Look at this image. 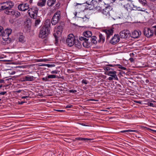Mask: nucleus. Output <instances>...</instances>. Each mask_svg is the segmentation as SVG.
Listing matches in <instances>:
<instances>
[{
    "mask_svg": "<svg viewBox=\"0 0 156 156\" xmlns=\"http://www.w3.org/2000/svg\"><path fill=\"white\" fill-rule=\"evenodd\" d=\"M24 79L25 81H32L33 80V76L27 75L24 77Z\"/></svg>",
    "mask_w": 156,
    "mask_h": 156,
    "instance_id": "412c9836",
    "label": "nucleus"
},
{
    "mask_svg": "<svg viewBox=\"0 0 156 156\" xmlns=\"http://www.w3.org/2000/svg\"><path fill=\"white\" fill-rule=\"evenodd\" d=\"M104 31L107 35V39H108L113 33V30L112 29H106L104 30Z\"/></svg>",
    "mask_w": 156,
    "mask_h": 156,
    "instance_id": "4468645a",
    "label": "nucleus"
},
{
    "mask_svg": "<svg viewBox=\"0 0 156 156\" xmlns=\"http://www.w3.org/2000/svg\"><path fill=\"white\" fill-rule=\"evenodd\" d=\"M12 32V30L10 28H7L4 30H3V28L0 26V36H2V43L5 45L10 42L11 39L9 37V36Z\"/></svg>",
    "mask_w": 156,
    "mask_h": 156,
    "instance_id": "f257e3e1",
    "label": "nucleus"
},
{
    "mask_svg": "<svg viewBox=\"0 0 156 156\" xmlns=\"http://www.w3.org/2000/svg\"><path fill=\"white\" fill-rule=\"evenodd\" d=\"M78 140H90V139L87 138H83L81 137L78 138Z\"/></svg>",
    "mask_w": 156,
    "mask_h": 156,
    "instance_id": "c9c22d12",
    "label": "nucleus"
},
{
    "mask_svg": "<svg viewBox=\"0 0 156 156\" xmlns=\"http://www.w3.org/2000/svg\"><path fill=\"white\" fill-rule=\"evenodd\" d=\"M61 12L59 11L56 12L53 16L51 20V23L52 25H55L59 21L60 18Z\"/></svg>",
    "mask_w": 156,
    "mask_h": 156,
    "instance_id": "423d86ee",
    "label": "nucleus"
},
{
    "mask_svg": "<svg viewBox=\"0 0 156 156\" xmlns=\"http://www.w3.org/2000/svg\"><path fill=\"white\" fill-rule=\"evenodd\" d=\"M4 80L3 79H0V83H4Z\"/></svg>",
    "mask_w": 156,
    "mask_h": 156,
    "instance_id": "603ef678",
    "label": "nucleus"
},
{
    "mask_svg": "<svg viewBox=\"0 0 156 156\" xmlns=\"http://www.w3.org/2000/svg\"><path fill=\"white\" fill-rule=\"evenodd\" d=\"M134 55V54L133 53H130L129 55L131 57H133V55Z\"/></svg>",
    "mask_w": 156,
    "mask_h": 156,
    "instance_id": "6e6d98bb",
    "label": "nucleus"
},
{
    "mask_svg": "<svg viewBox=\"0 0 156 156\" xmlns=\"http://www.w3.org/2000/svg\"><path fill=\"white\" fill-rule=\"evenodd\" d=\"M62 31V28L61 26H58L54 31V36L55 38V44L56 45H57L58 41V38L60 36Z\"/></svg>",
    "mask_w": 156,
    "mask_h": 156,
    "instance_id": "7ed1b4c3",
    "label": "nucleus"
},
{
    "mask_svg": "<svg viewBox=\"0 0 156 156\" xmlns=\"http://www.w3.org/2000/svg\"><path fill=\"white\" fill-rule=\"evenodd\" d=\"M51 73L52 74H57L58 71L57 70H53L51 72Z\"/></svg>",
    "mask_w": 156,
    "mask_h": 156,
    "instance_id": "a19ab883",
    "label": "nucleus"
},
{
    "mask_svg": "<svg viewBox=\"0 0 156 156\" xmlns=\"http://www.w3.org/2000/svg\"><path fill=\"white\" fill-rule=\"evenodd\" d=\"M69 92L71 93H75L77 91L75 90H69Z\"/></svg>",
    "mask_w": 156,
    "mask_h": 156,
    "instance_id": "79ce46f5",
    "label": "nucleus"
},
{
    "mask_svg": "<svg viewBox=\"0 0 156 156\" xmlns=\"http://www.w3.org/2000/svg\"><path fill=\"white\" fill-rule=\"evenodd\" d=\"M129 60L131 62H134V59L133 58L131 57V58H130L129 59Z\"/></svg>",
    "mask_w": 156,
    "mask_h": 156,
    "instance_id": "49530a36",
    "label": "nucleus"
},
{
    "mask_svg": "<svg viewBox=\"0 0 156 156\" xmlns=\"http://www.w3.org/2000/svg\"><path fill=\"white\" fill-rule=\"evenodd\" d=\"M56 0H48L47 1V5L48 6L52 5L55 2Z\"/></svg>",
    "mask_w": 156,
    "mask_h": 156,
    "instance_id": "bb28decb",
    "label": "nucleus"
},
{
    "mask_svg": "<svg viewBox=\"0 0 156 156\" xmlns=\"http://www.w3.org/2000/svg\"><path fill=\"white\" fill-rule=\"evenodd\" d=\"M25 102L24 101H19L18 102V104L20 105H22Z\"/></svg>",
    "mask_w": 156,
    "mask_h": 156,
    "instance_id": "8fccbe9b",
    "label": "nucleus"
},
{
    "mask_svg": "<svg viewBox=\"0 0 156 156\" xmlns=\"http://www.w3.org/2000/svg\"><path fill=\"white\" fill-rule=\"evenodd\" d=\"M72 106V105H68L66 106V108H70Z\"/></svg>",
    "mask_w": 156,
    "mask_h": 156,
    "instance_id": "c03bdc74",
    "label": "nucleus"
},
{
    "mask_svg": "<svg viewBox=\"0 0 156 156\" xmlns=\"http://www.w3.org/2000/svg\"><path fill=\"white\" fill-rule=\"evenodd\" d=\"M74 44L75 46L78 48H80L81 46V43L78 40L77 41H75Z\"/></svg>",
    "mask_w": 156,
    "mask_h": 156,
    "instance_id": "393cba45",
    "label": "nucleus"
},
{
    "mask_svg": "<svg viewBox=\"0 0 156 156\" xmlns=\"http://www.w3.org/2000/svg\"><path fill=\"white\" fill-rule=\"evenodd\" d=\"M110 9V8L109 7H106L102 10L101 12L103 14L105 15L107 17H109L110 15L109 12Z\"/></svg>",
    "mask_w": 156,
    "mask_h": 156,
    "instance_id": "2eb2a0df",
    "label": "nucleus"
},
{
    "mask_svg": "<svg viewBox=\"0 0 156 156\" xmlns=\"http://www.w3.org/2000/svg\"><path fill=\"white\" fill-rule=\"evenodd\" d=\"M18 8L21 11H25L29 9V6L27 3H22L18 5Z\"/></svg>",
    "mask_w": 156,
    "mask_h": 156,
    "instance_id": "9b49d317",
    "label": "nucleus"
},
{
    "mask_svg": "<svg viewBox=\"0 0 156 156\" xmlns=\"http://www.w3.org/2000/svg\"><path fill=\"white\" fill-rule=\"evenodd\" d=\"M107 66H109L111 67H115L117 66H120L119 67V68L123 70H126V68L122 66L119 64H108L106 65Z\"/></svg>",
    "mask_w": 156,
    "mask_h": 156,
    "instance_id": "4be33fe9",
    "label": "nucleus"
},
{
    "mask_svg": "<svg viewBox=\"0 0 156 156\" xmlns=\"http://www.w3.org/2000/svg\"><path fill=\"white\" fill-rule=\"evenodd\" d=\"M5 13L7 14L14 16L16 17H19L20 15V12L17 11L13 10L12 9L6 10Z\"/></svg>",
    "mask_w": 156,
    "mask_h": 156,
    "instance_id": "1a4fd4ad",
    "label": "nucleus"
},
{
    "mask_svg": "<svg viewBox=\"0 0 156 156\" xmlns=\"http://www.w3.org/2000/svg\"><path fill=\"white\" fill-rule=\"evenodd\" d=\"M129 1L130 0H126L123 2V4H122L127 11L132 10V7L133 5V4Z\"/></svg>",
    "mask_w": 156,
    "mask_h": 156,
    "instance_id": "6e6552de",
    "label": "nucleus"
},
{
    "mask_svg": "<svg viewBox=\"0 0 156 156\" xmlns=\"http://www.w3.org/2000/svg\"><path fill=\"white\" fill-rule=\"evenodd\" d=\"M29 97L28 96H23L21 97L22 99L26 98Z\"/></svg>",
    "mask_w": 156,
    "mask_h": 156,
    "instance_id": "3c124183",
    "label": "nucleus"
},
{
    "mask_svg": "<svg viewBox=\"0 0 156 156\" xmlns=\"http://www.w3.org/2000/svg\"><path fill=\"white\" fill-rule=\"evenodd\" d=\"M138 10V11H144V10H143L141 9V8L140 7H137L136 6L134 5H133L132 7V10Z\"/></svg>",
    "mask_w": 156,
    "mask_h": 156,
    "instance_id": "5701e85b",
    "label": "nucleus"
},
{
    "mask_svg": "<svg viewBox=\"0 0 156 156\" xmlns=\"http://www.w3.org/2000/svg\"><path fill=\"white\" fill-rule=\"evenodd\" d=\"M19 41L22 43H23L26 41L25 37L24 36L21 34H20L18 35Z\"/></svg>",
    "mask_w": 156,
    "mask_h": 156,
    "instance_id": "a211bd4d",
    "label": "nucleus"
},
{
    "mask_svg": "<svg viewBox=\"0 0 156 156\" xmlns=\"http://www.w3.org/2000/svg\"><path fill=\"white\" fill-rule=\"evenodd\" d=\"M97 37L96 36H94L91 37L90 38V41L94 44H96L97 43V41L96 40Z\"/></svg>",
    "mask_w": 156,
    "mask_h": 156,
    "instance_id": "b1692460",
    "label": "nucleus"
},
{
    "mask_svg": "<svg viewBox=\"0 0 156 156\" xmlns=\"http://www.w3.org/2000/svg\"><path fill=\"white\" fill-rule=\"evenodd\" d=\"M76 13H76V14H75V16H76Z\"/></svg>",
    "mask_w": 156,
    "mask_h": 156,
    "instance_id": "338daca9",
    "label": "nucleus"
},
{
    "mask_svg": "<svg viewBox=\"0 0 156 156\" xmlns=\"http://www.w3.org/2000/svg\"><path fill=\"white\" fill-rule=\"evenodd\" d=\"M75 41L73 35L70 34L69 35L66 39V44L69 46L71 47L74 45Z\"/></svg>",
    "mask_w": 156,
    "mask_h": 156,
    "instance_id": "0eeeda50",
    "label": "nucleus"
},
{
    "mask_svg": "<svg viewBox=\"0 0 156 156\" xmlns=\"http://www.w3.org/2000/svg\"><path fill=\"white\" fill-rule=\"evenodd\" d=\"M104 111H107L106 110H104Z\"/></svg>",
    "mask_w": 156,
    "mask_h": 156,
    "instance_id": "774afa93",
    "label": "nucleus"
},
{
    "mask_svg": "<svg viewBox=\"0 0 156 156\" xmlns=\"http://www.w3.org/2000/svg\"><path fill=\"white\" fill-rule=\"evenodd\" d=\"M48 61L49 60L47 59H40L37 60V62H45Z\"/></svg>",
    "mask_w": 156,
    "mask_h": 156,
    "instance_id": "c756f323",
    "label": "nucleus"
},
{
    "mask_svg": "<svg viewBox=\"0 0 156 156\" xmlns=\"http://www.w3.org/2000/svg\"><path fill=\"white\" fill-rule=\"evenodd\" d=\"M139 2L143 5H145L146 4L145 0H139Z\"/></svg>",
    "mask_w": 156,
    "mask_h": 156,
    "instance_id": "2f4dec72",
    "label": "nucleus"
},
{
    "mask_svg": "<svg viewBox=\"0 0 156 156\" xmlns=\"http://www.w3.org/2000/svg\"><path fill=\"white\" fill-rule=\"evenodd\" d=\"M6 93V92L5 91L2 92H0V94L2 95H4Z\"/></svg>",
    "mask_w": 156,
    "mask_h": 156,
    "instance_id": "de8ad7c7",
    "label": "nucleus"
},
{
    "mask_svg": "<svg viewBox=\"0 0 156 156\" xmlns=\"http://www.w3.org/2000/svg\"><path fill=\"white\" fill-rule=\"evenodd\" d=\"M79 39L81 41H88L89 39L87 38H86L84 37H79Z\"/></svg>",
    "mask_w": 156,
    "mask_h": 156,
    "instance_id": "c85d7f7f",
    "label": "nucleus"
},
{
    "mask_svg": "<svg viewBox=\"0 0 156 156\" xmlns=\"http://www.w3.org/2000/svg\"><path fill=\"white\" fill-rule=\"evenodd\" d=\"M41 22V20L40 18H38L35 20V25L36 26L38 25Z\"/></svg>",
    "mask_w": 156,
    "mask_h": 156,
    "instance_id": "7c9ffc66",
    "label": "nucleus"
},
{
    "mask_svg": "<svg viewBox=\"0 0 156 156\" xmlns=\"http://www.w3.org/2000/svg\"><path fill=\"white\" fill-rule=\"evenodd\" d=\"M38 10V9L37 7H33L31 8H29L28 11V13L31 18L35 19L36 18L37 15Z\"/></svg>",
    "mask_w": 156,
    "mask_h": 156,
    "instance_id": "20e7f679",
    "label": "nucleus"
},
{
    "mask_svg": "<svg viewBox=\"0 0 156 156\" xmlns=\"http://www.w3.org/2000/svg\"><path fill=\"white\" fill-rule=\"evenodd\" d=\"M121 37L122 38H127L129 35L130 32L128 30H124L120 32Z\"/></svg>",
    "mask_w": 156,
    "mask_h": 156,
    "instance_id": "f8f14e48",
    "label": "nucleus"
},
{
    "mask_svg": "<svg viewBox=\"0 0 156 156\" xmlns=\"http://www.w3.org/2000/svg\"><path fill=\"white\" fill-rule=\"evenodd\" d=\"M55 66V65L54 64H47V66L48 67H54Z\"/></svg>",
    "mask_w": 156,
    "mask_h": 156,
    "instance_id": "e433bc0d",
    "label": "nucleus"
},
{
    "mask_svg": "<svg viewBox=\"0 0 156 156\" xmlns=\"http://www.w3.org/2000/svg\"><path fill=\"white\" fill-rule=\"evenodd\" d=\"M32 1H33V0H29L30 3H31L32 2Z\"/></svg>",
    "mask_w": 156,
    "mask_h": 156,
    "instance_id": "e2e57ef3",
    "label": "nucleus"
},
{
    "mask_svg": "<svg viewBox=\"0 0 156 156\" xmlns=\"http://www.w3.org/2000/svg\"><path fill=\"white\" fill-rule=\"evenodd\" d=\"M56 76L55 75H50L48 76V79L55 78Z\"/></svg>",
    "mask_w": 156,
    "mask_h": 156,
    "instance_id": "473e14b6",
    "label": "nucleus"
},
{
    "mask_svg": "<svg viewBox=\"0 0 156 156\" xmlns=\"http://www.w3.org/2000/svg\"><path fill=\"white\" fill-rule=\"evenodd\" d=\"M154 30L153 29V27L151 29L146 28L144 29V33L145 35L147 37H150L152 36L154 33Z\"/></svg>",
    "mask_w": 156,
    "mask_h": 156,
    "instance_id": "9d476101",
    "label": "nucleus"
},
{
    "mask_svg": "<svg viewBox=\"0 0 156 156\" xmlns=\"http://www.w3.org/2000/svg\"><path fill=\"white\" fill-rule=\"evenodd\" d=\"M59 4H56V5L57 6H59Z\"/></svg>",
    "mask_w": 156,
    "mask_h": 156,
    "instance_id": "69168bd1",
    "label": "nucleus"
},
{
    "mask_svg": "<svg viewBox=\"0 0 156 156\" xmlns=\"http://www.w3.org/2000/svg\"><path fill=\"white\" fill-rule=\"evenodd\" d=\"M83 46L85 48H87L89 46V43L88 42V41H84L82 43Z\"/></svg>",
    "mask_w": 156,
    "mask_h": 156,
    "instance_id": "cd10ccee",
    "label": "nucleus"
},
{
    "mask_svg": "<svg viewBox=\"0 0 156 156\" xmlns=\"http://www.w3.org/2000/svg\"><path fill=\"white\" fill-rule=\"evenodd\" d=\"M14 5V3L10 1L0 3V10L6 9V10L11 9Z\"/></svg>",
    "mask_w": 156,
    "mask_h": 156,
    "instance_id": "f03ea898",
    "label": "nucleus"
},
{
    "mask_svg": "<svg viewBox=\"0 0 156 156\" xmlns=\"http://www.w3.org/2000/svg\"><path fill=\"white\" fill-rule=\"evenodd\" d=\"M83 34L84 37L88 38L90 37L91 36L92 34L90 31H87L83 32Z\"/></svg>",
    "mask_w": 156,
    "mask_h": 156,
    "instance_id": "6ab92c4d",
    "label": "nucleus"
},
{
    "mask_svg": "<svg viewBox=\"0 0 156 156\" xmlns=\"http://www.w3.org/2000/svg\"><path fill=\"white\" fill-rule=\"evenodd\" d=\"M49 33L48 28L46 27H42L40 31L39 37L42 38H44L47 37Z\"/></svg>",
    "mask_w": 156,
    "mask_h": 156,
    "instance_id": "39448f33",
    "label": "nucleus"
},
{
    "mask_svg": "<svg viewBox=\"0 0 156 156\" xmlns=\"http://www.w3.org/2000/svg\"><path fill=\"white\" fill-rule=\"evenodd\" d=\"M141 34L140 31L138 30H134L132 32V37L133 38H137L139 37Z\"/></svg>",
    "mask_w": 156,
    "mask_h": 156,
    "instance_id": "dca6fc26",
    "label": "nucleus"
},
{
    "mask_svg": "<svg viewBox=\"0 0 156 156\" xmlns=\"http://www.w3.org/2000/svg\"><path fill=\"white\" fill-rule=\"evenodd\" d=\"M148 105L150 106L154 107V105L153 103L151 102L148 103Z\"/></svg>",
    "mask_w": 156,
    "mask_h": 156,
    "instance_id": "37998d69",
    "label": "nucleus"
},
{
    "mask_svg": "<svg viewBox=\"0 0 156 156\" xmlns=\"http://www.w3.org/2000/svg\"><path fill=\"white\" fill-rule=\"evenodd\" d=\"M42 66H47V64H42L40 65Z\"/></svg>",
    "mask_w": 156,
    "mask_h": 156,
    "instance_id": "13d9d810",
    "label": "nucleus"
},
{
    "mask_svg": "<svg viewBox=\"0 0 156 156\" xmlns=\"http://www.w3.org/2000/svg\"><path fill=\"white\" fill-rule=\"evenodd\" d=\"M2 84L0 85V88L1 87H2Z\"/></svg>",
    "mask_w": 156,
    "mask_h": 156,
    "instance_id": "0e129e2a",
    "label": "nucleus"
},
{
    "mask_svg": "<svg viewBox=\"0 0 156 156\" xmlns=\"http://www.w3.org/2000/svg\"><path fill=\"white\" fill-rule=\"evenodd\" d=\"M104 69L105 71H109L110 70H113V69L112 68H110L108 66H104Z\"/></svg>",
    "mask_w": 156,
    "mask_h": 156,
    "instance_id": "f704fd0d",
    "label": "nucleus"
},
{
    "mask_svg": "<svg viewBox=\"0 0 156 156\" xmlns=\"http://www.w3.org/2000/svg\"><path fill=\"white\" fill-rule=\"evenodd\" d=\"M99 41L102 43H103L105 40V37L101 34H99Z\"/></svg>",
    "mask_w": 156,
    "mask_h": 156,
    "instance_id": "a878e982",
    "label": "nucleus"
},
{
    "mask_svg": "<svg viewBox=\"0 0 156 156\" xmlns=\"http://www.w3.org/2000/svg\"><path fill=\"white\" fill-rule=\"evenodd\" d=\"M80 124L82 126H88L87 125H86L85 124H83V123H80Z\"/></svg>",
    "mask_w": 156,
    "mask_h": 156,
    "instance_id": "5fc2aeb1",
    "label": "nucleus"
},
{
    "mask_svg": "<svg viewBox=\"0 0 156 156\" xmlns=\"http://www.w3.org/2000/svg\"><path fill=\"white\" fill-rule=\"evenodd\" d=\"M113 77H112V76H111V77H109V78H108V79L109 80H113Z\"/></svg>",
    "mask_w": 156,
    "mask_h": 156,
    "instance_id": "864d4df0",
    "label": "nucleus"
},
{
    "mask_svg": "<svg viewBox=\"0 0 156 156\" xmlns=\"http://www.w3.org/2000/svg\"><path fill=\"white\" fill-rule=\"evenodd\" d=\"M46 0H40L37 3V5L41 7L45 5Z\"/></svg>",
    "mask_w": 156,
    "mask_h": 156,
    "instance_id": "aec40b11",
    "label": "nucleus"
},
{
    "mask_svg": "<svg viewBox=\"0 0 156 156\" xmlns=\"http://www.w3.org/2000/svg\"><path fill=\"white\" fill-rule=\"evenodd\" d=\"M136 102L137 103L140 104L141 102L140 101H136Z\"/></svg>",
    "mask_w": 156,
    "mask_h": 156,
    "instance_id": "bf43d9fd",
    "label": "nucleus"
},
{
    "mask_svg": "<svg viewBox=\"0 0 156 156\" xmlns=\"http://www.w3.org/2000/svg\"><path fill=\"white\" fill-rule=\"evenodd\" d=\"M127 130H124V131H123L122 132H129V131H127Z\"/></svg>",
    "mask_w": 156,
    "mask_h": 156,
    "instance_id": "680f3d73",
    "label": "nucleus"
},
{
    "mask_svg": "<svg viewBox=\"0 0 156 156\" xmlns=\"http://www.w3.org/2000/svg\"><path fill=\"white\" fill-rule=\"evenodd\" d=\"M116 72L115 71H110L108 73V75L114 78V79L118 80V78L116 75Z\"/></svg>",
    "mask_w": 156,
    "mask_h": 156,
    "instance_id": "f3484780",
    "label": "nucleus"
},
{
    "mask_svg": "<svg viewBox=\"0 0 156 156\" xmlns=\"http://www.w3.org/2000/svg\"><path fill=\"white\" fill-rule=\"evenodd\" d=\"M153 29L154 30L155 34L156 35V25L153 27Z\"/></svg>",
    "mask_w": 156,
    "mask_h": 156,
    "instance_id": "ea45409f",
    "label": "nucleus"
},
{
    "mask_svg": "<svg viewBox=\"0 0 156 156\" xmlns=\"http://www.w3.org/2000/svg\"><path fill=\"white\" fill-rule=\"evenodd\" d=\"M127 131H129L130 132H134L136 131L135 130H131V129H128L127 130Z\"/></svg>",
    "mask_w": 156,
    "mask_h": 156,
    "instance_id": "09e8293b",
    "label": "nucleus"
},
{
    "mask_svg": "<svg viewBox=\"0 0 156 156\" xmlns=\"http://www.w3.org/2000/svg\"><path fill=\"white\" fill-rule=\"evenodd\" d=\"M81 18L84 21L87 22L88 21L89 18L87 17L86 16H84Z\"/></svg>",
    "mask_w": 156,
    "mask_h": 156,
    "instance_id": "72a5a7b5",
    "label": "nucleus"
},
{
    "mask_svg": "<svg viewBox=\"0 0 156 156\" xmlns=\"http://www.w3.org/2000/svg\"><path fill=\"white\" fill-rule=\"evenodd\" d=\"M56 110L57 111H58V112H63V110H61L57 109V110Z\"/></svg>",
    "mask_w": 156,
    "mask_h": 156,
    "instance_id": "4d7b16f0",
    "label": "nucleus"
},
{
    "mask_svg": "<svg viewBox=\"0 0 156 156\" xmlns=\"http://www.w3.org/2000/svg\"><path fill=\"white\" fill-rule=\"evenodd\" d=\"M120 40L119 36L118 35H115L110 41V43L114 44L118 43Z\"/></svg>",
    "mask_w": 156,
    "mask_h": 156,
    "instance_id": "ddd939ff",
    "label": "nucleus"
},
{
    "mask_svg": "<svg viewBox=\"0 0 156 156\" xmlns=\"http://www.w3.org/2000/svg\"><path fill=\"white\" fill-rule=\"evenodd\" d=\"M47 79H48V76L45 77L43 78L42 80H47Z\"/></svg>",
    "mask_w": 156,
    "mask_h": 156,
    "instance_id": "a18cd8bd",
    "label": "nucleus"
},
{
    "mask_svg": "<svg viewBox=\"0 0 156 156\" xmlns=\"http://www.w3.org/2000/svg\"><path fill=\"white\" fill-rule=\"evenodd\" d=\"M46 22H48V23H50V20H49L48 19V20H46Z\"/></svg>",
    "mask_w": 156,
    "mask_h": 156,
    "instance_id": "052dcab7",
    "label": "nucleus"
},
{
    "mask_svg": "<svg viewBox=\"0 0 156 156\" xmlns=\"http://www.w3.org/2000/svg\"><path fill=\"white\" fill-rule=\"evenodd\" d=\"M88 81H87V80H83L82 81V83H84V84H88Z\"/></svg>",
    "mask_w": 156,
    "mask_h": 156,
    "instance_id": "58836bf2",
    "label": "nucleus"
},
{
    "mask_svg": "<svg viewBox=\"0 0 156 156\" xmlns=\"http://www.w3.org/2000/svg\"><path fill=\"white\" fill-rule=\"evenodd\" d=\"M106 0H98V3H102L103 2L105 4H106Z\"/></svg>",
    "mask_w": 156,
    "mask_h": 156,
    "instance_id": "4c0bfd02",
    "label": "nucleus"
}]
</instances>
